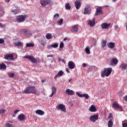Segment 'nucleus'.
<instances>
[{
	"mask_svg": "<svg viewBox=\"0 0 127 127\" xmlns=\"http://www.w3.org/2000/svg\"><path fill=\"white\" fill-rule=\"evenodd\" d=\"M24 94H36L37 91L36 90V88L34 86L31 85L28 86L26 89L23 91Z\"/></svg>",
	"mask_w": 127,
	"mask_h": 127,
	"instance_id": "obj_1",
	"label": "nucleus"
},
{
	"mask_svg": "<svg viewBox=\"0 0 127 127\" xmlns=\"http://www.w3.org/2000/svg\"><path fill=\"white\" fill-rule=\"evenodd\" d=\"M112 71L113 68L112 67L105 68L104 70L101 72V76L102 78L109 77L112 74Z\"/></svg>",
	"mask_w": 127,
	"mask_h": 127,
	"instance_id": "obj_2",
	"label": "nucleus"
},
{
	"mask_svg": "<svg viewBox=\"0 0 127 127\" xmlns=\"http://www.w3.org/2000/svg\"><path fill=\"white\" fill-rule=\"evenodd\" d=\"M21 32L26 37H32V33L30 31V30L23 29L21 31Z\"/></svg>",
	"mask_w": 127,
	"mask_h": 127,
	"instance_id": "obj_3",
	"label": "nucleus"
},
{
	"mask_svg": "<svg viewBox=\"0 0 127 127\" xmlns=\"http://www.w3.org/2000/svg\"><path fill=\"white\" fill-rule=\"evenodd\" d=\"M40 3L42 6L45 7L46 5H50L52 4V0H41Z\"/></svg>",
	"mask_w": 127,
	"mask_h": 127,
	"instance_id": "obj_4",
	"label": "nucleus"
},
{
	"mask_svg": "<svg viewBox=\"0 0 127 127\" xmlns=\"http://www.w3.org/2000/svg\"><path fill=\"white\" fill-rule=\"evenodd\" d=\"M27 17V15H20L16 18V20L19 23H20L21 22H23Z\"/></svg>",
	"mask_w": 127,
	"mask_h": 127,
	"instance_id": "obj_5",
	"label": "nucleus"
},
{
	"mask_svg": "<svg viewBox=\"0 0 127 127\" xmlns=\"http://www.w3.org/2000/svg\"><path fill=\"white\" fill-rule=\"evenodd\" d=\"M24 58H26L27 59H29L30 61L32 62V63H34L36 64L37 63V60L34 58L33 56H25Z\"/></svg>",
	"mask_w": 127,
	"mask_h": 127,
	"instance_id": "obj_6",
	"label": "nucleus"
},
{
	"mask_svg": "<svg viewBox=\"0 0 127 127\" xmlns=\"http://www.w3.org/2000/svg\"><path fill=\"white\" fill-rule=\"evenodd\" d=\"M14 57L13 54H10L4 55V59L7 60V61H12V60H14Z\"/></svg>",
	"mask_w": 127,
	"mask_h": 127,
	"instance_id": "obj_7",
	"label": "nucleus"
},
{
	"mask_svg": "<svg viewBox=\"0 0 127 127\" xmlns=\"http://www.w3.org/2000/svg\"><path fill=\"white\" fill-rule=\"evenodd\" d=\"M89 120L90 122H92V123H95L96 122V121H98L99 120V115L98 114H94L93 115H92L90 116Z\"/></svg>",
	"mask_w": 127,
	"mask_h": 127,
	"instance_id": "obj_8",
	"label": "nucleus"
},
{
	"mask_svg": "<svg viewBox=\"0 0 127 127\" xmlns=\"http://www.w3.org/2000/svg\"><path fill=\"white\" fill-rule=\"evenodd\" d=\"M102 14H104V12H103V8L102 7H98L96 8L95 15H101Z\"/></svg>",
	"mask_w": 127,
	"mask_h": 127,
	"instance_id": "obj_9",
	"label": "nucleus"
},
{
	"mask_svg": "<svg viewBox=\"0 0 127 127\" xmlns=\"http://www.w3.org/2000/svg\"><path fill=\"white\" fill-rule=\"evenodd\" d=\"M56 108L58 109V110H60L64 113H66V107L62 104H59V106H57Z\"/></svg>",
	"mask_w": 127,
	"mask_h": 127,
	"instance_id": "obj_10",
	"label": "nucleus"
},
{
	"mask_svg": "<svg viewBox=\"0 0 127 127\" xmlns=\"http://www.w3.org/2000/svg\"><path fill=\"white\" fill-rule=\"evenodd\" d=\"M112 106L116 110H121V112H123L124 110L122 109V107L120 106L116 101L113 102Z\"/></svg>",
	"mask_w": 127,
	"mask_h": 127,
	"instance_id": "obj_11",
	"label": "nucleus"
},
{
	"mask_svg": "<svg viewBox=\"0 0 127 127\" xmlns=\"http://www.w3.org/2000/svg\"><path fill=\"white\" fill-rule=\"evenodd\" d=\"M91 7L87 5L84 8V11L83 12L84 14H90L91 11Z\"/></svg>",
	"mask_w": 127,
	"mask_h": 127,
	"instance_id": "obj_12",
	"label": "nucleus"
},
{
	"mask_svg": "<svg viewBox=\"0 0 127 127\" xmlns=\"http://www.w3.org/2000/svg\"><path fill=\"white\" fill-rule=\"evenodd\" d=\"M67 66L69 69H73L76 67V65L75 64V63L73 61H69L67 64Z\"/></svg>",
	"mask_w": 127,
	"mask_h": 127,
	"instance_id": "obj_13",
	"label": "nucleus"
},
{
	"mask_svg": "<svg viewBox=\"0 0 127 127\" xmlns=\"http://www.w3.org/2000/svg\"><path fill=\"white\" fill-rule=\"evenodd\" d=\"M76 95H77V96H78L80 98L84 97V98H85V99H89V95H88V94H87V93L81 94L78 92H76Z\"/></svg>",
	"mask_w": 127,
	"mask_h": 127,
	"instance_id": "obj_14",
	"label": "nucleus"
},
{
	"mask_svg": "<svg viewBox=\"0 0 127 127\" xmlns=\"http://www.w3.org/2000/svg\"><path fill=\"white\" fill-rule=\"evenodd\" d=\"M118 63H119L118 59L114 58L111 60L110 65H111V66H116V65H118Z\"/></svg>",
	"mask_w": 127,
	"mask_h": 127,
	"instance_id": "obj_15",
	"label": "nucleus"
},
{
	"mask_svg": "<svg viewBox=\"0 0 127 127\" xmlns=\"http://www.w3.org/2000/svg\"><path fill=\"white\" fill-rule=\"evenodd\" d=\"M110 26H111V23H103L101 24V28L102 29H108Z\"/></svg>",
	"mask_w": 127,
	"mask_h": 127,
	"instance_id": "obj_16",
	"label": "nucleus"
},
{
	"mask_svg": "<svg viewBox=\"0 0 127 127\" xmlns=\"http://www.w3.org/2000/svg\"><path fill=\"white\" fill-rule=\"evenodd\" d=\"M65 93L68 96H73V95H75V92L73 90H72L69 89H67L65 90Z\"/></svg>",
	"mask_w": 127,
	"mask_h": 127,
	"instance_id": "obj_17",
	"label": "nucleus"
},
{
	"mask_svg": "<svg viewBox=\"0 0 127 127\" xmlns=\"http://www.w3.org/2000/svg\"><path fill=\"white\" fill-rule=\"evenodd\" d=\"M81 2L80 1L76 0L74 2V5L76 7V9L77 10H78V9H80V7H81Z\"/></svg>",
	"mask_w": 127,
	"mask_h": 127,
	"instance_id": "obj_18",
	"label": "nucleus"
},
{
	"mask_svg": "<svg viewBox=\"0 0 127 127\" xmlns=\"http://www.w3.org/2000/svg\"><path fill=\"white\" fill-rule=\"evenodd\" d=\"M120 68L121 69V70H127V64L125 63H122L120 65Z\"/></svg>",
	"mask_w": 127,
	"mask_h": 127,
	"instance_id": "obj_19",
	"label": "nucleus"
},
{
	"mask_svg": "<svg viewBox=\"0 0 127 127\" xmlns=\"http://www.w3.org/2000/svg\"><path fill=\"white\" fill-rule=\"evenodd\" d=\"M63 74H64V72H63V71L60 70L59 71L58 73L54 77L55 80H56V79H57V78H59V77H62V76H63Z\"/></svg>",
	"mask_w": 127,
	"mask_h": 127,
	"instance_id": "obj_20",
	"label": "nucleus"
},
{
	"mask_svg": "<svg viewBox=\"0 0 127 127\" xmlns=\"http://www.w3.org/2000/svg\"><path fill=\"white\" fill-rule=\"evenodd\" d=\"M4 8L2 6V5H0V17L1 16H3L4 15Z\"/></svg>",
	"mask_w": 127,
	"mask_h": 127,
	"instance_id": "obj_21",
	"label": "nucleus"
},
{
	"mask_svg": "<svg viewBox=\"0 0 127 127\" xmlns=\"http://www.w3.org/2000/svg\"><path fill=\"white\" fill-rule=\"evenodd\" d=\"M58 43H55L53 45H49L47 46L48 49H52V48H57L58 47Z\"/></svg>",
	"mask_w": 127,
	"mask_h": 127,
	"instance_id": "obj_22",
	"label": "nucleus"
},
{
	"mask_svg": "<svg viewBox=\"0 0 127 127\" xmlns=\"http://www.w3.org/2000/svg\"><path fill=\"white\" fill-rule=\"evenodd\" d=\"M18 120L19 121H20V122H23V121L25 120V116H24V114H20L18 116Z\"/></svg>",
	"mask_w": 127,
	"mask_h": 127,
	"instance_id": "obj_23",
	"label": "nucleus"
},
{
	"mask_svg": "<svg viewBox=\"0 0 127 127\" xmlns=\"http://www.w3.org/2000/svg\"><path fill=\"white\" fill-rule=\"evenodd\" d=\"M15 9H12V12L14 14H17L18 13H19L20 12V9H19V7H15Z\"/></svg>",
	"mask_w": 127,
	"mask_h": 127,
	"instance_id": "obj_24",
	"label": "nucleus"
},
{
	"mask_svg": "<svg viewBox=\"0 0 127 127\" xmlns=\"http://www.w3.org/2000/svg\"><path fill=\"white\" fill-rule=\"evenodd\" d=\"M78 29H79L78 28V25H75L72 26L70 30L71 32H78Z\"/></svg>",
	"mask_w": 127,
	"mask_h": 127,
	"instance_id": "obj_25",
	"label": "nucleus"
},
{
	"mask_svg": "<svg viewBox=\"0 0 127 127\" xmlns=\"http://www.w3.org/2000/svg\"><path fill=\"white\" fill-rule=\"evenodd\" d=\"M39 42L41 44V45H43V46H45L46 44V42L45 41V38H42L40 39H39Z\"/></svg>",
	"mask_w": 127,
	"mask_h": 127,
	"instance_id": "obj_26",
	"label": "nucleus"
},
{
	"mask_svg": "<svg viewBox=\"0 0 127 127\" xmlns=\"http://www.w3.org/2000/svg\"><path fill=\"white\" fill-rule=\"evenodd\" d=\"M36 114L37 115H39V116H43V115H44V114H45V113L44 112V111L41 110H37L35 112Z\"/></svg>",
	"mask_w": 127,
	"mask_h": 127,
	"instance_id": "obj_27",
	"label": "nucleus"
},
{
	"mask_svg": "<svg viewBox=\"0 0 127 127\" xmlns=\"http://www.w3.org/2000/svg\"><path fill=\"white\" fill-rule=\"evenodd\" d=\"M56 87L55 86H53L52 88V92L50 95H49V97L50 98H52V96L54 95V94H56Z\"/></svg>",
	"mask_w": 127,
	"mask_h": 127,
	"instance_id": "obj_28",
	"label": "nucleus"
},
{
	"mask_svg": "<svg viewBox=\"0 0 127 127\" xmlns=\"http://www.w3.org/2000/svg\"><path fill=\"white\" fill-rule=\"evenodd\" d=\"M96 22H95V19L93 20H90L88 22V25H90L91 27H93L95 24Z\"/></svg>",
	"mask_w": 127,
	"mask_h": 127,
	"instance_id": "obj_29",
	"label": "nucleus"
},
{
	"mask_svg": "<svg viewBox=\"0 0 127 127\" xmlns=\"http://www.w3.org/2000/svg\"><path fill=\"white\" fill-rule=\"evenodd\" d=\"M89 112H91V113H94V112H97V108L95 105H92L89 108Z\"/></svg>",
	"mask_w": 127,
	"mask_h": 127,
	"instance_id": "obj_30",
	"label": "nucleus"
},
{
	"mask_svg": "<svg viewBox=\"0 0 127 127\" xmlns=\"http://www.w3.org/2000/svg\"><path fill=\"white\" fill-rule=\"evenodd\" d=\"M115 44L116 43L111 42L107 44V46H108L109 48H111V49H113V48H115Z\"/></svg>",
	"mask_w": 127,
	"mask_h": 127,
	"instance_id": "obj_31",
	"label": "nucleus"
},
{
	"mask_svg": "<svg viewBox=\"0 0 127 127\" xmlns=\"http://www.w3.org/2000/svg\"><path fill=\"white\" fill-rule=\"evenodd\" d=\"M15 46L17 47H20V46H23V43L21 42H16L14 43Z\"/></svg>",
	"mask_w": 127,
	"mask_h": 127,
	"instance_id": "obj_32",
	"label": "nucleus"
},
{
	"mask_svg": "<svg viewBox=\"0 0 127 127\" xmlns=\"http://www.w3.org/2000/svg\"><path fill=\"white\" fill-rule=\"evenodd\" d=\"M13 123L11 121H8L5 124V127H12L13 125Z\"/></svg>",
	"mask_w": 127,
	"mask_h": 127,
	"instance_id": "obj_33",
	"label": "nucleus"
},
{
	"mask_svg": "<svg viewBox=\"0 0 127 127\" xmlns=\"http://www.w3.org/2000/svg\"><path fill=\"white\" fill-rule=\"evenodd\" d=\"M6 70V65L4 64H0V70Z\"/></svg>",
	"mask_w": 127,
	"mask_h": 127,
	"instance_id": "obj_34",
	"label": "nucleus"
},
{
	"mask_svg": "<svg viewBox=\"0 0 127 127\" xmlns=\"http://www.w3.org/2000/svg\"><path fill=\"white\" fill-rule=\"evenodd\" d=\"M107 45V40H102L101 42V47L104 48V47H106Z\"/></svg>",
	"mask_w": 127,
	"mask_h": 127,
	"instance_id": "obj_35",
	"label": "nucleus"
},
{
	"mask_svg": "<svg viewBox=\"0 0 127 127\" xmlns=\"http://www.w3.org/2000/svg\"><path fill=\"white\" fill-rule=\"evenodd\" d=\"M108 127H113V126H114V122H113V120L112 119H111L108 122Z\"/></svg>",
	"mask_w": 127,
	"mask_h": 127,
	"instance_id": "obj_36",
	"label": "nucleus"
},
{
	"mask_svg": "<svg viewBox=\"0 0 127 127\" xmlns=\"http://www.w3.org/2000/svg\"><path fill=\"white\" fill-rule=\"evenodd\" d=\"M26 47H34V43H28L26 44Z\"/></svg>",
	"mask_w": 127,
	"mask_h": 127,
	"instance_id": "obj_37",
	"label": "nucleus"
},
{
	"mask_svg": "<svg viewBox=\"0 0 127 127\" xmlns=\"http://www.w3.org/2000/svg\"><path fill=\"white\" fill-rule=\"evenodd\" d=\"M85 51L86 54H90L91 52L90 51V47H89V46L86 47Z\"/></svg>",
	"mask_w": 127,
	"mask_h": 127,
	"instance_id": "obj_38",
	"label": "nucleus"
},
{
	"mask_svg": "<svg viewBox=\"0 0 127 127\" xmlns=\"http://www.w3.org/2000/svg\"><path fill=\"white\" fill-rule=\"evenodd\" d=\"M46 39H51L52 38V34L51 33H47L46 35Z\"/></svg>",
	"mask_w": 127,
	"mask_h": 127,
	"instance_id": "obj_39",
	"label": "nucleus"
},
{
	"mask_svg": "<svg viewBox=\"0 0 127 127\" xmlns=\"http://www.w3.org/2000/svg\"><path fill=\"white\" fill-rule=\"evenodd\" d=\"M65 9L67 10H70L71 9V6L69 3H67L65 5Z\"/></svg>",
	"mask_w": 127,
	"mask_h": 127,
	"instance_id": "obj_40",
	"label": "nucleus"
},
{
	"mask_svg": "<svg viewBox=\"0 0 127 127\" xmlns=\"http://www.w3.org/2000/svg\"><path fill=\"white\" fill-rule=\"evenodd\" d=\"M59 13H56L53 17V19H55V20H57L58 18H59Z\"/></svg>",
	"mask_w": 127,
	"mask_h": 127,
	"instance_id": "obj_41",
	"label": "nucleus"
},
{
	"mask_svg": "<svg viewBox=\"0 0 127 127\" xmlns=\"http://www.w3.org/2000/svg\"><path fill=\"white\" fill-rule=\"evenodd\" d=\"M8 76L10 78H13V77H14V73H13V72H9L8 73Z\"/></svg>",
	"mask_w": 127,
	"mask_h": 127,
	"instance_id": "obj_42",
	"label": "nucleus"
},
{
	"mask_svg": "<svg viewBox=\"0 0 127 127\" xmlns=\"http://www.w3.org/2000/svg\"><path fill=\"white\" fill-rule=\"evenodd\" d=\"M63 23V19H61L58 22V24L59 25H62V24Z\"/></svg>",
	"mask_w": 127,
	"mask_h": 127,
	"instance_id": "obj_43",
	"label": "nucleus"
},
{
	"mask_svg": "<svg viewBox=\"0 0 127 127\" xmlns=\"http://www.w3.org/2000/svg\"><path fill=\"white\" fill-rule=\"evenodd\" d=\"M6 110L3 109H1L0 110V115H3L5 113Z\"/></svg>",
	"mask_w": 127,
	"mask_h": 127,
	"instance_id": "obj_44",
	"label": "nucleus"
},
{
	"mask_svg": "<svg viewBox=\"0 0 127 127\" xmlns=\"http://www.w3.org/2000/svg\"><path fill=\"white\" fill-rule=\"evenodd\" d=\"M64 43L63 42H62L60 44V48H64Z\"/></svg>",
	"mask_w": 127,
	"mask_h": 127,
	"instance_id": "obj_45",
	"label": "nucleus"
},
{
	"mask_svg": "<svg viewBox=\"0 0 127 127\" xmlns=\"http://www.w3.org/2000/svg\"><path fill=\"white\" fill-rule=\"evenodd\" d=\"M3 43H4V40L2 38H0V44H2Z\"/></svg>",
	"mask_w": 127,
	"mask_h": 127,
	"instance_id": "obj_46",
	"label": "nucleus"
},
{
	"mask_svg": "<svg viewBox=\"0 0 127 127\" xmlns=\"http://www.w3.org/2000/svg\"><path fill=\"white\" fill-rule=\"evenodd\" d=\"M122 126L123 127H127V122L125 123H123Z\"/></svg>",
	"mask_w": 127,
	"mask_h": 127,
	"instance_id": "obj_47",
	"label": "nucleus"
},
{
	"mask_svg": "<svg viewBox=\"0 0 127 127\" xmlns=\"http://www.w3.org/2000/svg\"><path fill=\"white\" fill-rule=\"evenodd\" d=\"M112 117H113V115L112 113H110L108 116V119H112Z\"/></svg>",
	"mask_w": 127,
	"mask_h": 127,
	"instance_id": "obj_48",
	"label": "nucleus"
},
{
	"mask_svg": "<svg viewBox=\"0 0 127 127\" xmlns=\"http://www.w3.org/2000/svg\"><path fill=\"white\" fill-rule=\"evenodd\" d=\"M59 61L60 62V61H62V62H63L64 63V64H65V61L64 60H63V59H62L61 58H60L59 59Z\"/></svg>",
	"mask_w": 127,
	"mask_h": 127,
	"instance_id": "obj_49",
	"label": "nucleus"
},
{
	"mask_svg": "<svg viewBox=\"0 0 127 127\" xmlns=\"http://www.w3.org/2000/svg\"><path fill=\"white\" fill-rule=\"evenodd\" d=\"M18 112H19V110H16L14 112V115H16V114H17V113H18Z\"/></svg>",
	"mask_w": 127,
	"mask_h": 127,
	"instance_id": "obj_50",
	"label": "nucleus"
},
{
	"mask_svg": "<svg viewBox=\"0 0 127 127\" xmlns=\"http://www.w3.org/2000/svg\"><path fill=\"white\" fill-rule=\"evenodd\" d=\"M41 82L42 83H45L46 82V79H42Z\"/></svg>",
	"mask_w": 127,
	"mask_h": 127,
	"instance_id": "obj_51",
	"label": "nucleus"
},
{
	"mask_svg": "<svg viewBox=\"0 0 127 127\" xmlns=\"http://www.w3.org/2000/svg\"><path fill=\"white\" fill-rule=\"evenodd\" d=\"M82 66H83V67H87V64H86L85 63H83V64H82Z\"/></svg>",
	"mask_w": 127,
	"mask_h": 127,
	"instance_id": "obj_52",
	"label": "nucleus"
},
{
	"mask_svg": "<svg viewBox=\"0 0 127 127\" xmlns=\"http://www.w3.org/2000/svg\"><path fill=\"white\" fill-rule=\"evenodd\" d=\"M114 28H116V29L119 28V26H118V25H115L114 26Z\"/></svg>",
	"mask_w": 127,
	"mask_h": 127,
	"instance_id": "obj_53",
	"label": "nucleus"
},
{
	"mask_svg": "<svg viewBox=\"0 0 127 127\" xmlns=\"http://www.w3.org/2000/svg\"><path fill=\"white\" fill-rule=\"evenodd\" d=\"M0 27L1 28H3V25L1 23H0Z\"/></svg>",
	"mask_w": 127,
	"mask_h": 127,
	"instance_id": "obj_54",
	"label": "nucleus"
},
{
	"mask_svg": "<svg viewBox=\"0 0 127 127\" xmlns=\"http://www.w3.org/2000/svg\"><path fill=\"white\" fill-rule=\"evenodd\" d=\"M47 57H53V55H47Z\"/></svg>",
	"mask_w": 127,
	"mask_h": 127,
	"instance_id": "obj_55",
	"label": "nucleus"
},
{
	"mask_svg": "<svg viewBox=\"0 0 127 127\" xmlns=\"http://www.w3.org/2000/svg\"><path fill=\"white\" fill-rule=\"evenodd\" d=\"M66 72H67V73H70V71L68 68H66Z\"/></svg>",
	"mask_w": 127,
	"mask_h": 127,
	"instance_id": "obj_56",
	"label": "nucleus"
},
{
	"mask_svg": "<svg viewBox=\"0 0 127 127\" xmlns=\"http://www.w3.org/2000/svg\"><path fill=\"white\" fill-rule=\"evenodd\" d=\"M93 46H96V43H95V44L93 45H91L90 47L92 48V47H93Z\"/></svg>",
	"mask_w": 127,
	"mask_h": 127,
	"instance_id": "obj_57",
	"label": "nucleus"
},
{
	"mask_svg": "<svg viewBox=\"0 0 127 127\" xmlns=\"http://www.w3.org/2000/svg\"><path fill=\"white\" fill-rule=\"evenodd\" d=\"M5 1L6 2L8 3L10 1V0H5Z\"/></svg>",
	"mask_w": 127,
	"mask_h": 127,
	"instance_id": "obj_58",
	"label": "nucleus"
},
{
	"mask_svg": "<svg viewBox=\"0 0 127 127\" xmlns=\"http://www.w3.org/2000/svg\"><path fill=\"white\" fill-rule=\"evenodd\" d=\"M71 81H72V78H70L69 79H68V82H71Z\"/></svg>",
	"mask_w": 127,
	"mask_h": 127,
	"instance_id": "obj_59",
	"label": "nucleus"
},
{
	"mask_svg": "<svg viewBox=\"0 0 127 127\" xmlns=\"http://www.w3.org/2000/svg\"><path fill=\"white\" fill-rule=\"evenodd\" d=\"M65 40H67V38H64V41H65Z\"/></svg>",
	"mask_w": 127,
	"mask_h": 127,
	"instance_id": "obj_60",
	"label": "nucleus"
},
{
	"mask_svg": "<svg viewBox=\"0 0 127 127\" xmlns=\"http://www.w3.org/2000/svg\"><path fill=\"white\" fill-rule=\"evenodd\" d=\"M70 106L71 107H73V103H70Z\"/></svg>",
	"mask_w": 127,
	"mask_h": 127,
	"instance_id": "obj_61",
	"label": "nucleus"
},
{
	"mask_svg": "<svg viewBox=\"0 0 127 127\" xmlns=\"http://www.w3.org/2000/svg\"><path fill=\"white\" fill-rule=\"evenodd\" d=\"M113 1L114 2H116V1H117V0H113Z\"/></svg>",
	"mask_w": 127,
	"mask_h": 127,
	"instance_id": "obj_62",
	"label": "nucleus"
},
{
	"mask_svg": "<svg viewBox=\"0 0 127 127\" xmlns=\"http://www.w3.org/2000/svg\"><path fill=\"white\" fill-rule=\"evenodd\" d=\"M13 117H15V115H14V114H13Z\"/></svg>",
	"mask_w": 127,
	"mask_h": 127,
	"instance_id": "obj_63",
	"label": "nucleus"
},
{
	"mask_svg": "<svg viewBox=\"0 0 127 127\" xmlns=\"http://www.w3.org/2000/svg\"><path fill=\"white\" fill-rule=\"evenodd\" d=\"M126 30H127V24L126 25Z\"/></svg>",
	"mask_w": 127,
	"mask_h": 127,
	"instance_id": "obj_64",
	"label": "nucleus"
}]
</instances>
